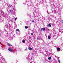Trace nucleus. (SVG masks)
<instances>
[{"label": "nucleus", "mask_w": 63, "mask_h": 63, "mask_svg": "<svg viewBox=\"0 0 63 63\" xmlns=\"http://www.w3.org/2000/svg\"><path fill=\"white\" fill-rule=\"evenodd\" d=\"M34 21H32V22H34Z\"/></svg>", "instance_id": "obj_26"}, {"label": "nucleus", "mask_w": 63, "mask_h": 63, "mask_svg": "<svg viewBox=\"0 0 63 63\" xmlns=\"http://www.w3.org/2000/svg\"><path fill=\"white\" fill-rule=\"evenodd\" d=\"M16 30L17 31H19V29H17Z\"/></svg>", "instance_id": "obj_20"}, {"label": "nucleus", "mask_w": 63, "mask_h": 63, "mask_svg": "<svg viewBox=\"0 0 63 63\" xmlns=\"http://www.w3.org/2000/svg\"><path fill=\"white\" fill-rule=\"evenodd\" d=\"M31 35H33V33H31Z\"/></svg>", "instance_id": "obj_25"}, {"label": "nucleus", "mask_w": 63, "mask_h": 63, "mask_svg": "<svg viewBox=\"0 0 63 63\" xmlns=\"http://www.w3.org/2000/svg\"><path fill=\"white\" fill-rule=\"evenodd\" d=\"M5 63H6V62Z\"/></svg>", "instance_id": "obj_33"}, {"label": "nucleus", "mask_w": 63, "mask_h": 63, "mask_svg": "<svg viewBox=\"0 0 63 63\" xmlns=\"http://www.w3.org/2000/svg\"><path fill=\"white\" fill-rule=\"evenodd\" d=\"M27 59H28V60H29V61L30 63H32V62H33L34 61V59L31 58L30 56H29V55L28 56V57L27 58Z\"/></svg>", "instance_id": "obj_1"}, {"label": "nucleus", "mask_w": 63, "mask_h": 63, "mask_svg": "<svg viewBox=\"0 0 63 63\" xmlns=\"http://www.w3.org/2000/svg\"><path fill=\"white\" fill-rule=\"evenodd\" d=\"M25 40H22V42L23 43H25Z\"/></svg>", "instance_id": "obj_13"}, {"label": "nucleus", "mask_w": 63, "mask_h": 63, "mask_svg": "<svg viewBox=\"0 0 63 63\" xmlns=\"http://www.w3.org/2000/svg\"><path fill=\"white\" fill-rule=\"evenodd\" d=\"M28 49L29 50H33V48L30 47L28 48Z\"/></svg>", "instance_id": "obj_5"}, {"label": "nucleus", "mask_w": 63, "mask_h": 63, "mask_svg": "<svg viewBox=\"0 0 63 63\" xmlns=\"http://www.w3.org/2000/svg\"><path fill=\"white\" fill-rule=\"evenodd\" d=\"M9 40L11 41V40H12V37L10 36L9 38Z\"/></svg>", "instance_id": "obj_7"}, {"label": "nucleus", "mask_w": 63, "mask_h": 63, "mask_svg": "<svg viewBox=\"0 0 63 63\" xmlns=\"http://www.w3.org/2000/svg\"><path fill=\"white\" fill-rule=\"evenodd\" d=\"M60 31L61 32V33H62L63 32V29H60Z\"/></svg>", "instance_id": "obj_6"}, {"label": "nucleus", "mask_w": 63, "mask_h": 63, "mask_svg": "<svg viewBox=\"0 0 63 63\" xmlns=\"http://www.w3.org/2000/svg\"><path fill=\"white\" fill-rule=\"evenodd\" d=\"M5 26L7 28L9 29V28H10V27H11V25H10V24H8L5 25Z\"/></svg>", "instance_id": "obj_2"}, {"label": "nucleus", "mask_w": 63, "mask_h": 63, "mask_svg": "<svg viewBox=\"0 0 63 63\" xmlns=\"http://www.w3.org/2000/svg\"><path fill=\"white\" fill-rule=\"evenodd\" d=\"M47 13H48V12H47Z\"/></svg>", "instance_id": "obj_30"}, {"label": "nucleus", "mask_w": 63, "mask_h": 63, "mask_svg": "<svg viewBox=\"0 0 63 63\" xmlns=\"http://www.w3.org/2000/svg\"><path fill=\"white\" fill-rule=\"evenodd\" d=\"M9 12H12V10H10L9 11Z\"/></svg>", "instance_id": "obj_22"}, {"label": "nucleus", "mask_w": 63, "mask_h": 63, "mask_svg": "<svg viewBox=\"0 0 63 63\" xmlns=\"http://www.w3.org/2000/svg\"><path fill=\"white\" fill-rule=\"evenodd\" d=\"M25 28L26 29H27V28H28V27L27 26H25Z\"/></svg>", "instance_id": "obj_16"}, {"label": "nucleus", "mask_w": 63, "mask_h": 63, "mask_svg": "<svg viewBox=\"0 0 63 63\" xmlns=\"http://www.w3.org/2000/svg\"><path fill=\"white\" fill-rule=\"evenodd\" d=\"M45 28H43L42 29H41V31H42V30H43V31H45Z\"/></svg>", "instance_id": "obj_8"}, {"label": "nucleus", "mask_w": 63, "mask_h": 63, "mask_svg": "<svg viewBox=\"0 0 63 63\" xmlns=\"http://www.w3.org/2000/svg\"><path fill=\"white\" fill-rule=\"evenodd\" d=\"M17 19V18H16L15 19V20H16Z\"/></svg>", "instance_id": "obj_21"}, {"label": "nucleus", "mask_w": 63, "mask_h": 63, "mask_svg": "<svg viewBox=\"0 0 63 63\" xmlns=\"http://www.w3.org/2000/svg\"><path fill=\"white\" fill-rule=\"evenodd\" d=\"M4 30H6V29H4Z\"/></svg>", "instance_id": "obj_29"}, {"label": "nucleus", "mask_w": 63, "mask_h": 63, "mask_svg": "<svg viewBox=\"0 0 63 63\" xmlns=\"http://www.w3.org/2000/svg\"><path fill=\"white\" fill-rule=\"evenodd\" d=\"M48 27H51V25L50 24H49L47 25Z\"/></svg>", "instance_id": "obj_10"}, {"label": "nucleus", "mask_w": 63, "mask_h": 63, "mask_svg": "<svg viewBox=\"0 0 63 63\" xmlns=\"http://www.w3.org/2000/svg\"><path fill=\"white\" fill-rule=\"evenodd\" d=\"M9 7H11V6L10 5H9Z\"/></svg>", "instance_id": "obj_28"}, {"label": "nucleus", "mask_w": 63, "mask_h": 63, "mask_svg": "<svg viewBox=\"0 0 63 63\" xmlns=\"http://www.w3.org/2000/svg\"><path fill=\"white\" fill-rule=\"evenodd\" d=\"M50 38H51V37H50V36H48V38L49 39H50Z\"/></svg>", "instance_id": "obj_15"}, {"label": "nucleus", "mask_w": 63, "mask_h": 63, "mask_svg": "<svg viewBox=\"0 0 63 63\" xmlns=\"http://www.w3.org/2000/svg\"><path fill=\"white\" fill-rule=\"evenodd\" d=\"M54 13L55 14L56 13V10H54Z\"/></svg>", "instance_id": "obj_18"}, {"label": "nucleus", "mask_w": 63, "mask_h": 63, "mask_svg": "<svg viewBox=\"0 0 63 63\" xmlns=\"http://www.w3.org/2000/svg\"><path fill=\"white\" fill-rule=\"evenodd\" d=\"M62 23H63V20H62Z\"/></svg>", "instance_id": "obj_23"}, {"label": "nucleus", "mask_w": 63, "mask_h": 63, "mask_svg": "<svg viewBox=\"0 0 63 63\" xmlns=\"http://www.w3.org/2000/svg\"><path fill=\"white\" fill-rule=\"evenodd\" d=\"M7 45H8V46H12V45L11 44H9V43H7Z\"/></svg>", "instance_id": "obj_11"}, {"label": "nucleus", "mask_w": 63, "mask_h": 63, "mask_svg": "<svg viewBox=\"0 0 63 63\" xmlns=\"http://www.w3.org/2000/svg\"><path fill=\"white\" fill-rule=\"evenodd\" d=\"M58 62L59 63H60V60H58Z\"/></svg>", "instance_id": "obj_17"}, {"label": "nucleus", "mask_w": 63, "mask_h": 63, "mask_svg": "<svg viewBox=\"0 0 63 63\" xmlns=\"http://www.w3.org/2000/svg\"><path fill=\"white\" fill-rule=\"evenodd\" d=\"M8 50L9 51H10L11 52H12L13 51V50H12V49L10 48H8Z\"/></svg>", "instance_id": "obj_4"}, {"label": "nucleus", "mask_w": 63, "mask_h": 63, "mask_svg": "<svg viewBox=\"0 0 63 63\" xmlns=\"http://www.w3.org/2000/svg\"><path fill=\"white\" fill-rule=\"evenodd\" d=\"M1 13H2V14L3 15L5 14H4V12L3 11H2Z\"/></svg>", "instance_id": "obj_12"}, {"label": "nucleus", "mask_w": 63, "mask_h": 63, "mask_svg": "<svg viewBox=\"0 0 63 63\" xmlns=\"http://www.w3.org/2000/svg\"><path fill=\"white\" fill-rule=\"evenodd\" d=\"M37 40H40V38H37Z\"/></svg>", "instance_id": "obj_24"}, {"label": "nucleus", "mask_w": 63, "mask_h": 63, "mask_svg": "<svg viewBox=\"0 0 63 63\" xmlns=\"http://www.w3.org/2000/svg\"><path fill=\"white\" fill-rule=\"evenodd\" d=\"M1 53H0V55H1Z\"/></svg>", "instance_id": "obj_32"}, {"label": "nucleus", "mask_w": 63, "mask_h": 63, "mask_svg": "<svg viewBox=\"0 0 63 63\" xmlns=\"http://www.w3.org/2000/svg\"><path fill=\"white\" fill-rule=\"evenodd\" d=\"M15 8H13V11H15Z\"/></svg>", "instance_id": "obj_19"}, {"label": "nucleus", "mask_w": 63, "mask_h": 63, "mask_svg": "<svg viewBox=\"0 0 63 63\" xmlns=\"http://www.w3.org/2000/svg\"><path fill=\"white\" fill-rule=\"evenodd\" d=\"M48 59L49 60H50L51 59V58L50 57H49L48 58Z\"/></svg>", "instance_id": "obj_14"}, {"label": "nucleus", "mask_w": 63, "mask_h": 63, "mask_svg": "<svg viewBox=\"0 0 63 63\" xmlns=\"http://www.w3.org/2000/svg\"><path fill=\"white\" fill-rule=\"evenodd\" d=\"M27 50V49H26L25 50Z\"/></svg>", "instance_id": "obj_27"}, {"label": "nucleus", "mask_w": 63, "mask_h": 63, "mask_svg": "<svg viewBox=\"0 0 63 63\" xmlns=\"http://www.w3.org/2000/svg\"><path fill=\"white\" fill-rule=\"evenodd\" d=\"M57 50H58V51H60V48H57Z\"/></svg>", "instance_id": "obj_9"}, {"label": "nucleus", "mask_w": 63, "mask_h": 63, "mask_svg": "<svg viewBox=\"0 0 63 63\" xmlns=\"http://www.w3.org/2000/svg\"><path fill=\"white\" fill-rule=\"evenodd\" d=\"M7 16H8V15L7 14H3V16L4 17H5V18H7Z\"/></svg>", "instance_id": "obj_3"}, {"label": "nucleus", "mask_w": 63, "mask_h": 63, "mask_svg": "<svg viewBox=\"0 0 63 63\" xmlns=\"http://www.w3.org/2000/svg\"><path fill=\"white\" fill-rule=\"evenodd\" d=\"M0 34H1V32H0Z\"/></svg>", "instance_id": "obj_31"}]
</instances>
